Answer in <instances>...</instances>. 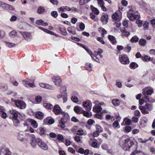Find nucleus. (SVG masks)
<instances>
[{"instance_id":"f257e3e1","label":"nucleus","mask_w":155,"mask_h":155,"mask_svg":"<svg viewBox=\"0 0 155 155\" xmlns=\"http://www.w3.org/2000/svg\"><path fill=\"white\" fill-rule=\"evenodd\" d=\"M29 135L31 138L30 140V143L31 145L33 148H35L36 146V143L42 149L45 150H47L48 149V146L47 144L43 142L42 140L40 138H36L35 135L33 134L30 135L29 134H27Z\"/></svg>"},{"instance_id":"f03ea898","label":"nucleus","mask_w":155,"mask_h":155,"mask_svg":"<svg viewBox=\"0 0 155 155\" xmlns=\"http://www.w3.org/2000/svg\"><path fill=\"white\" fill-rule=\"evenodd\" d=\"M134 144V142L130 138L125 137H122L119 141L120 145L125 150H129Z\"/></svg>"},{"instance_id":"7ed1b4c3","label":"nucleus","mask_w":155,"mask_h":155,"mask_svg":"<svg viewBox=\"0 0 155 155\" xmlns=\"http://www.w3.org/2000/svg\"><path fill=\"white\" fill-rule=\"evenodd\" d=\"M9 118L12 120L14 125L15 127L18 126L20 123L18 118L21 116L20 113L12 109L9 110Z\"/></svg>"},{"instance_id":"20e7f679","label":"nucleus","mask_w":155,"mask_h":155,"mask_svg":"<svg viewBox=\"0 0 155 155\" xmlns=\"http://www.w3.org/2000/svg\"><path fill=\"white\" fill-rule=\"evenodd\" d=\"M61 115L63 117L61 118L58 126L62 128H64L65 127V124L70 120V117L68 113L64 112L62 113Z\"/></svg>"},{"instance_id":"39448f33","label":"nucleus","mask_w":155,"mask_h":155,"mask_svg":"<svg viewBox=\"0 0 155 155\" xmlns=\"http://www.w3.org/2000/svg\"><path fill=\"white\" fill-rule=\"evenodd\" d=\"M137 11L135 10V8H132L130 9L128 12V17L129 19L131 21H133L135 19H139L140 17L139 15L136 14Z\"/></svg>"},{"instance_id":"423d86ee","label":"nucleus","mask_w":155,"mask_h":155,"mask_svg":"<svg viewBox=\"0 0 155 155\" xmlns=\"http://www.w3.org/2000/svg\"><path fill=\"white\" fill-rule=\"evenodd\" d=\"M139 108L141 110L142 113L143 114H147L149 113V111L151 110L152 109V107L150 104H147L144 107L140 106Z\"/></svg>"},{"instance_id":"0eeeda50","label":"nucleus","mask_w":155,"mask_h":155,"mask_svg":"<svg viewBox=\"0 0 155 155\" xmlns=\"http://www.w3.org/2000/svg\"><path fill=\"white\" fill-rule=\"evenodd\" d=\"M119 60L121 63L123 64H127L130 61L127 56L126 54H121L119 56Z\"/></svg>"},{"instance_id":"6e6552de","label":"nucleus","mask_w":155,"mask_h":155,"mask_svg":"<svg viewBox=\"0 0 155 155\" xmlns=\"http://www.w3.org/2000/svg\"><path fill=\"white\" fill-rule=\"evenodd\" d=\"M153 92V91L152 88L149 89L148 87H147L143 90L142 93L145 97V98L147 100V101L149 100L148 96L146 95H151Z\"/></svg>"},{"instance_id":"1a4fd4ad","label":"nucleus","mask_w":155,"mask_h":155,"mask_svg":"<svg viewBox=\"0 0 155 155\" xmlns=\"http://www.w3.org/2000/svg\"><path fill=\"white\" fill-rule=\"evenodd\" d=\"M14 102L16 106L20 109H24L26 107V104L22 101L15 100Z\"/></svg>"},{"instance_id":"9d476101","label":"nucleus","mask_w":155,"mask_h":155,"mask_svg":"<svg viewBox=\"0 0 155 155\" xmlns=\"http://www.w3.org/2000/svg\"><path fill=\"white\" fill-rule=\"evenodd\" d=\"M52 109V111L56 115L62 114V113L64 112L62 111V109L60 106L58 104H56L53 106V108Z\"/></svg>"},{"instance_id":"9b49d317","label":"nucleus","mask_w":155,"mask_h":155,"mask_svg":"<svg viewBox=\"0 0 155 155\" xmlns=\"http://www.w3.org/2000/svg\"><path fill=\"white\" fill-rule=\"evenodd\" d=\"M0 6L5 10H14V8L12 6L8 4L2 2L0 1Z\"/></svg>"},{"instance_id":"f8f14e48","label":"nucleus","mask_w":155,"mask_h":155,"mask_svg":"<svg viewBox=\"0 0 155 155\" xmlns=\"http://www.w3.org/2000/svg\"><path fill=\"white\" fill-rule=\"evenodd\" d=\"M83 105L85 109L88 111H90L92 108L91 102L89 100L83 102Z\"/></svg>"},{"instance_id":"ddd939ff","label":"nucleus","mask_w":155,"mask_h":155,"mask_svg":"<svg viewBox=\"0 0 155 155\" xmlns=\"http://www.w3.org/2000/svg\"><path fill=\"white\" fill-rule=\"evenodd\" d=\"M52 79L55 85L57 86H59L62 84L61 81L58 76H53L52 77Z\"/></svg>"},{"instance_id":"4468645a","label":"nucleus","mask_w":155,"mask_h":155,"mask_svg":"<svg viewBox=\"0 0 155 155\" xmlns=\"http://www.w3.org/2000/svg\"><path fill=\"white\" fill-rule=\"evenodd\" d=\"M0 155H11V153L7 148H3L0 150Z\"/></svg>"},{"instance_id":"2eb2a0df","label":"nucleus","mask_w":155,"mask_h":155,"mask_svg":"<svg viewBox=\"0 0 155 155\" xmlns=\"http://www.w3.org/2000/svg\"><path fill=\"white\" fill-rule=\"evenodd\" d=\"M108 15L107 14L105 13L101 16V20L103 24H106L108 22Z\"/></svg>"},{"instance_id":"dca6fc26","label":"nucleus","mask_w":155,"mask_h":155,"mask_svg":"<svg viewBox=\"0 0 155 155\" xmlns=\"http://www.w3.org/2000/svg\"><path fill=\"white\" fill-rule=\"evenodd\" d=\"M20 32L22 34L23 37L27 41L31 37V34L30 33L26 32H22L21 31Z\"/></svg>"},{"instance_id":"f3484780","label":"nucleus","mask_w":155,"mask_h":155,"mask_svg":"<svg viewBox=\"0 0 155 155\" xmlns=\"http://www.w3.org/2000/svg\"><path fill=\"white\" fill-rule=\"evenodd\" d=\"M74 110L77 114H81L83 112V110L82 108L78 106L74 107Z\"/></svg>"},{"instance_id":"a211bd4d","label":"nucleus","mask_w":155,"mask_h":155,"mask_svg":"<svg viewBox=\"0 0 155 155\" xmlns=\"http://www.w3.org/2000/svg\"><path fill=\"white\" fill-rule=\"evenodd\" d=\"M141 58L143 61L147 62L151 61L153 60V58L147 55L142 56Z\"/></svg>"},{"instance_id":"6ab92c4d","label":"nucleus","mask_w":155,"mask_h":155,"mask_svg":"<svg viewBox=\"0 0 155 155\" xmlns=\"http://www.w3.org/2000/svg\"><path fill=\"white\" fill-rule=\"evenodd\" d=\"M102 108L99 105H95L93 108V111L95 112H99L102 110Z\"/></svg>"},{"instance_id":"aec40b11","label":"nucleus","mask_w":155,"mask_h":155,"mask_svg":"<svg viewBox=\"0 0 155 155\" xmlns=\"http://www.w3.org/2000/svg\"><path fill=\"white\" fill-rule=\"evenodd\" d=\"M120 31L122 33L123 36L127 37L130 34V32L128 31H127L124 28L121 29H120Z\"/></svg>"},{"instance_id":"412c9836","label":"nucleus","mask_w":155,"mask_h":155,"mask_svg":"<svg viewBox=\"0 0 155 155\" xmlns=\"http://www.w3.org/2000/svg\"><path fill=\"white\" fill-rule=\"evenodd\" d=\"M44 107L47 109L52 110L53 108V105L51 103H45L43 104Z\"/></svg>"},{"instance_id":"4be33fe9","label":"nucleus","mask_w":155,"mask_h":155,"mask_svg":"<svg viewBox=\"0 0 155 155\" xmlns=\"http://www.w3.org/2000/svg\"><path fill=\"white\" fill-rule=\"evenodd\" d=\"M45 11V10L43 6H40L38 8L37 13L39 14H42Z\"/></svg>"},{"instance_id":"5701e85b","label":"nucleus","mask_w":155,"mask_h":155,"mask_svg":"<svg viewBox=\"0 0 155 155\" xmlns=\"http://www.w3.org/2000/svg\"><path fill=\"white\" fill-rule=\"evenodd\" d=\"M35 117L38 119H42L44 117L43 114L41 112L39 111L35 114Z\"/></svg>"},{"instance_id":"b1692460","label":"nucleus","mask_w":155,"mask_h":155,"mask_svg":"<svg viewBox=\"0 0 155 155\" xmlns=\"http://www.w3.org/2000/svg\"><path fill=\"white\" fill-rule=\"evenodd\" d=\"M59 9V12L60 11H61L63 12H65L66 10L68 11H70L71 10V8L68 6H62L60 7Z\"/></svg>"},{"instance_id":"393cba45","label":"nucleus","mask_w":155,"mask_h":155,"mask_svg":"<svg viewBox=\"0 0 155 155\" xmlns=\"http://www.w3.org/2000/svg\"><path fill=\"white\" fill-rule=\"evenodd\" d=\"M130 155H145V154L141 151L135 150L132 152Z\"/></svg>"},{"instance_id":"a878e982","label":"nucleus","mask_w":155,"mask_h":155,"mask_svg":"<svg viewBox=\"0 0 155 155\" xmlns=\"http://www.w3.org/2000/svg\"><path fill=\"white\" fill-rule=\"evenodd\" d=\"M68 31L71 33L73 35H75L76 34L75 28L74 27H69L68 29Z\"/></svg>"},{"instance_id":"bb28decb","label":"nucleus","mask_w":155,"mask_h":155,"mask_svg":"<svg viewBox=\"0 0 155 155\" xmlns=\"http://www.w3.org/2000/svg\"><path fill=\"white\" fill-rule=\"evenodd\" d=\"M17 139L21 141H23L24 140V135L21 132H19L18 134Z\"/></svg>"},{"instance_id":"cd10ccee","label":"nucleus","mask_w":155,"mask_h":155,"mask_svg":"<svg viewBox=\"0 0 155 155\" xmlns=\"http://www.w3.org/2000/svg\"><path fill=\"white\" fill-rule=\"evenodd\" d=\"M108 38L113 44H114L116 42L115 38L113 36L109 35L108 36Z\"/></svg>"},{"instance_id":"c85d7f7f","label":"nucleus","mask_w":155,"mask_h":155,"mask_svg":"<svg viewBox=\"0 0 155 155\" xmlns=\"http://www.w3.org/2000/svg\"><path fill=\"white\" fill-rule=\"evenodd\" d=\"M29 121L34 128H36L37 127L38 124L35 120L33 119H30L29 120Z\"/></svg>"},{"instance_id":"c756f323","label":"nucleus","mask_w":155,"mask_h":155,"mask_svg":"<svg viewBox=\"0 0 155 155\" xmlns=\"http://www.w3.org/2000/svg\"><path fill=\"white\" fill-rule=\"evenodd\" d=\"M91 8L92 10V12L96 15L99 14V12L98 10L96 8L94 7L93 6L91 5Z\"/></svg>"},{"instance_id":"7c9ffc66","label":"nucleus","mask_w":155,"mask_h":155,"mask_svg":"<svg viewBox=\"0 0 155 155\" xmlns=\"http://www.w3.org/2000/svg\"><path fill=\"white\" fill-rule=\"evenodd\" d=\"M112 102L113 104L116 106H117L119 105L120 103L119 101L117 99H113L112 100Z\"/></svg>"},{"instance_id":"2f4dec72","label":"nucleus","mask_w":155,"mask_h":155,"mask_svg":"<svg viewBox=\"0 0 155 155\" xmlns=\"http://www.w3.org/2000/svg\"><path fill=\"white\" fill-rule=\"evenodd\" d=\"M146 42V41L143 39H140L139 41V45L142 46H145Z\"/></svg>"},{"instance_id":"473e14b6","label":"nucleus","mask_w":155,"mask_h":155,"mask_svg":"<svg viewBox=\"0 0 155 155\" xmlns=\"http://www.w3.org/2000/svg\"><path fill=\"white\" fill-rule=\"evenodd\" d=\"M139 40V38L137 36H134L130 39V41L132 43L137 42Z\"/></svg>"},{"instance_id":"72a5a7b5","label":"nucleus","mask_w":155,"mask_h":155,"mask_svg":"<svg viewBox=\"0 0 155 155\" xmlns=\"http://www.w3.org/2000/svg\"><path fill=\"white\" fill-rule=\"evenodd\" d=\"M39 131V133L41 135H44L45 132V129L43 127H40L38 129Z\"/></svg>"},{"instance_id":"f704fd0d","label":"nucleus","mask_w":155,"mask_h":155,"mask_svg":"<svg viewBox=\"0 0 155 155\" xmlns=\"http://www.w3.org/2000/svg\"><path fill=\"white\" fill-rule=\"evenodd\" d=\"M138 67V64L134 62L131 63L130 65V67L132 69H135Z\"/></svg>"},{"instance_id":"c9c22d12","label":"nucleus","mask_w":155,"mask_h":155,"mask_svg":"<svg viewBox=\"0 0 155 155\" xmlns=\"http://www.w3.org/2000/svg\"><path fill=\"white\" fill-rule=\"evenodd\" d=\"M98 51H94V56H96L97 55H99L100 54L102 53L103 52V50L101 48L98 49Z\"/></svg>"},{"instance_id":"e433bc0d","label":"nucleus","mask_w":155,"mask_h":155,"mask_svg":"<svg viewBox=\"0 0 155 155\" xmlns=\"http://www.w3.org/2000/svg\"><path fill=\"white\" fill-rule=\"evenodd\" d=\"M112 125L114 128L116 129H118L120 127V126L117 121H115L114 122L113 124Z\"/></svg>"},{"instance_id":"4c0bfd02","label":"nucleus","mask_w":155,"mask_h":155,"mask_svg":"<svg viewBox=\"0 0 155 155\" xmlns=\"http://www.w3.org/2000/svg\"><path fill=\"white\" fill-rule=\"evenodd\" d=\"M17 32L15 30H13L10 32L9 33V35L11 37L14 38L16 35Z\"/></svg>"},{"instance_id":"58836bf2","label":"nucleus","mask_w":155,"mask_h":155,"mask_svg":"<svg viewBox=\"0 0 155 155\" xmlns=\"http://www.w3.org/2000/svg\"><path fill=\"white\" fill-rule=\"evenodd\" d=\"M96 131L99 133L103 131V129L99 125L97 124L96 125Z\"/></svg>"},{"instance_id":"ea45409f","label":"nucleus","mask_w":155,"mask_h":155,"mask_svg":"<svg viewBox=\"0 0 155 155\" xmlns=\"http://www.w3.org/2000/svg\"><path fill=\"white\" fill-rule=\"evenodd\" d=\"M60 30L63 35H67V33L65 28L64 27L60 28Z\"/></svg>"},{"instance_id":"a19ab883","label":"nucleus","mask_w":155,"mask_h":155,"mask_svg":"<svg viewBox=\"0 0 155 155\" xmlns=\"http://www.w3.org/2000/svg\"><path fill=\"white\" fill-rule=\"evenodd\" d=\"M43 21L42 19L37 20L36 21L35 23L38 25L43 26Z\"/></svg>"},{"instance_id":"79ce46f5","label":"nucleus","mask_w":155,"mask_h":155,"mask_svg":"<svg viewBox=\"0 0 155 155\" xmlns=\"http://www.w3.org/2000/svg\"><path fill=\"white\" fill-rule=\"evenodd\" d=\"M62 96V98L63 100L64 103L66 102L67 100V94L65 91H64V94Z\"/></svg>"},{"instance_id":"37998d69","label":"nucleus","mask_w":155,"mask_h":155,"mask_svg":"<svg viewBox=\"0 0 155 155\" xmlns=\"http://www.w3.org/2000/svg\"><path fill=\"white\" fill-rule=\"evenodd\" d=\"M85 67L87 70L91 71L92 69L91 64L87 63L85 64Z\"/></svg>"},{"instance_id":"c03bdc74","label":"nucleus","mask_w":155,"mask_h":155,"mask_svg":"<svg viewBox=\"0 0 155 155\" xmlns=\"http://www.w3.org/2000/svg\"><path fill=\"white\" fill-rule=\"evenodd\" d=\"M90 0H80L79 3L80 5H82L87 3Z\"/></svg>"},{"instance_id":"a18cd8bd","label":"nucleus","mask_w":155,"mask_h":155,"mask_svg":"<svg viewBox=\"0 0 155 155\" xmlns=\"http://www.w3.org/2000/svg\"><path fill=\"white\" fill-rule=\"evenodd\" d=\"M0 115L4 119H6L7 117V114L4 111L0 112Z\"/></svg>"},{"instance_id":"49530a36","label":"nucleus","mask_w":155,"mask_h":155,"mask_svg":"<svg viewBox=\"0 0 155 155\" xmlns=\"http://www.w3.org/2000/svg\"><path fill=\"white\" fill-rule=\"evenodd\" d=\"M131 48L129 45H127L124 48V50L127 53H129L131 50Z\"/></svg>"},{"instance_id":"de8ad7c7","label":"nucleus","mask_w":155,"mask_h":155,"mask_svg":"<svg viewBox=\"0 0 155 155\" xmlns=\"http://www.w3.org/2000/svg\"><path fill=\"white\" fill-rule=\"evenodd\" d=\"M112 17L114 20H117L118 19L119 16L117 13H115L112 15Z\"/></svg>"},{"instance_id":"09e8293b","label":"nucleus","mask_w":155,"mask_h":155,"mask_svg":"<svg viewBox=\"0 0 155 155\" xmlns=\"http://www.w3.org/2000/svg\"><path fill=\"white\" fill-rule=\"evenodd\" d=\"M75 140L78 143H82L80 139V137L78 136H76L74 137Z\"/></svg>"},{"instance_id":"8fccbe9b","label":"nucleus","mask_w":155,"mask_h":155,"mask_svg":"<svg viewBox=\"0 0 155 155\" xmlns=\"http://www.w3.org/2000/svg\"><path fill=\"white\" fill-rule=\"evenodd\" d=\"M51 15L54 18H56L58 16V14L56 11H53L51 13Z\"/></svg>"},{"instance_id":"3c124183","label":"nucleus","mask_w":155,"mask_h":155,"mask_svg":"<svg viewBox=\"0 0 155 155\" xmlns=\"http://www.w3.org/2000/svg\"><path fill=\"white\" fill-rule=\"evenodd\" d=\"M124 122H125V124L127 125H129L131 124V121L129 119H124Z\"/></svg>"},{"instance_id":"603ef678","label":"nucleus","mask_w":155,"mask_h":155,"mask_svg":"<svg viewBox=\"0 0 155 155\" xmlns=\"http://www.w3.org/2000/svg\"><path fill=\"white\" fill-rule=\"evenodd\" d=\"M71 100L74 103H77L78 101V99L75 96H72L71 97Z\"/></svg>"},{"instance_id":"864d4df0","label":"nucleus","mask_w":155,"mask_h":155,"mask_svg":"<svg viewBox=\"0 0 155 155\" xmlns=\"http://www.w3.org/2000/svg\"><path fill=\"white\" fill-rule=\"evenodd\" d=\"M85 25L82 23H80L79 28L81 30V31H83L85 28Z\"/></svg>"},{"instance_id":"5fc2aeb1","label":"nucleus","mask_w":155,"mask_h":155,"mask_svg":"<svg viewBox=\"0 0 155 155\" xmlns=\"http://www.w3.org/2000/svg\"><path fill=\"white\" fill-rule=\"evenodd\" d=\"M58 139L59 140H61L62 142H63V141L64 138L63 136L61 134H58V136H57Z\"/></svg>"},{"instance_id":"6e6d98bb","label":"nucleus","mask_w":155,"mask_h":155,"mask_svg":"<svg viewBox=\"0 0 155 155\" xmlns=\"http://www.w3.org/2000/svg\"><path fill=\"white\" fill-rule=\"evenodd\" d=\"M98 4L99 6H101L103 5H104V2L103 0H97Z\"/></svg>"},{"instance_id":"4d7b16f0","label":"nucleus","mask_w":155,"mask_h":155,"mask_svg":"<svg viewBox=\"0 0 155 155\" xmlns=\"http://www.w3.org/2000/svg\"><path fill=\"white\" fill-rule=\"evenodd\" d=\"M6 45L9 48H12L15 46V44L12 43L6 42Z\"/></svg>"},{"instance_id":"13d9d810","label":"nucleus","mask_w":155,"mask_h":155,"mask_svg":"<svg viewBox=\"0 0 155 155\" xmlns=\"http://www.w3.org/2000/svg\"><path fill=\"white\" fill-rule=\"evenodd\" d=\"M35 100L36 101L39 102L41 101V97L39 96H37L35 97Z\"/></svg>"},{"instance_id":"bf43d9fd","label":"nucleus","mask_w":155,"mask_h":155,"mask_svg":"<svg viewBox=\"0 0 155 155\" xmlns=\"http://www.w3.org/2000/svg\"><path fill=\"white\" fill-rule=\"evenodd\" d=\"M137 19V20L136 21V23L138 24V26L139 27H141L142 25V21L141 20H139V19Z\"/></svg>"},{"instance_id":"052dcab7","label":"nucleus","mask_w":155,"mask_h":155,"mask_svg":"<svg viewBox=\"0 0 155 155\" xmlns=\"http://www.w3.org/2000/svg\"><path fill=\"white\" fill-rule=\"evenodd\" d=\"M97 41L101 42V43L103 44H105V42L104 41L102 38L98 37L97 38Z\"/></svg>"},{"instance_id":"680f3d73","label":"nucleus","mask_w":155,"mask_h":155,"mask_svg":"<svg viewBox=\"0 0 155 155\" xmlns=\"http://www.w3.org/2000/svg\"><path fill=\"white\" fill-rule=\"evenodd\" d=\"M49 136L51 138H54L56 137L57 135L55 133L51 132L49 134Z\"/></svg>"},{"instance_id":"e2e57ef3","label":"nucleus","mask_w":155,"mask_h":155,"mask_svg":"<svg viewBox=\"0 0 155 155\" xmlns=\"http://www.w3.org/2000/svg\"><path fill=\"white\" fill-rule=\"evenodd\" d=\"M95 123V121L92 119H89L87 121V124L89 125L92 124H93Z\"/></svg>"},{"instance_id":"0e129e2a","label":"nucleus","mask_w":155,"mask_h":155,"mask_svg":"<svg viewBox=\"0 0 155 155\" xmlns=\"http://www.w3.org/2000/svg\"><path fill=\"white\" fill-rule=\"evenodd\" d=\"M45 88L51 90L54 89L53 87L52 86L47 84H46Z\"/></svg>"},{"instance_id":"69168bd1","label":"nucleus","mask_w":155,"mask_h":155,"mask_svg":"<svg viewBox=\"0 0 155 155\" xmlns=\"http://www.w3.org/2000/svg\"><path fill=\"white\" fill-rule=\"evenodd\" d=\"M78 19L77 18L73 17L71 19V22L73 24H75L77 21Z\"/></svg>"},{"instance_id":"338daca9","label":"nucleus","mask_w":155,"mask_h":155,"mask_svg":"<svg viewBox=\"0 0 155 155\" xmlns=\"http://www.w3.org/2000/svg\"><path fill=\"white\" fill-rule=\"evenodd\" d=\"M101 147L104 150H107L108 149V146L107 144L104 143L101 146Z\"/></svg>"},{"instance_id":"774afa93","label":"nucleus","mask_w":155,"mask_h":155,"mask_svg":"<svg viewBox=\"0 0 155 155\" xmlns=\"http://www.w3.org/2000/svg\"><path fill=\"white\" fill-rule=\"evenodd\" d=\"M17 18L15 15H13L10 18V20L11 21H15L17 20Z\"/></svg>"}]
</instances>
